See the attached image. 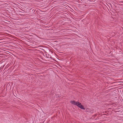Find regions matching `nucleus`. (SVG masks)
<instances>
[{
  "mask_svg": "<svg viewBox=\"0 0 123 123\" xmlns=\"http://www.w3.org/2000/svg\"><path fill=\"white\" fill-rule=\"evenodd\" d=\"M8 84H9V85H10V84L9 83H8Z\"/></svg>",
  "mask_w": 123,
  "mask_h": 123,
  "instance_id": "39448f33",
  "label": "nucleus"
},
{
  "mask_svg": "<svg viewBox=\"0 0 123 123\" xmlns=\"http://www.w3.org/2000/svg\"><path fill=\"white\" fill-rule=\"evenodd\" d=\"M81 109H83V110H85V109L84 108V107L82 105V107H81V108H80Z\"/></svg>",
  "mask_w": 123,
  "mask_h": 123,
  "instance_id": "f03ea898",
  "label": "nucleus"
},
{
  "mask_svg": "<svg viewBox=\"0 0 123 123\" xmlns=\"http://www.w3.org/2000/svg\"><path fill=\"white\" fill-rule=\"evenodd\" d=\"M89 110V109L88 108L86 110V112H88V110Z\"/></svg>",
  "mask_w": 123,
  "mask_h": 123,
  "instance_id": "7ed1b4c3",
  "label": "nucleus"
},
{
  "mask_svg": "<svg viewBox=\"0 0 123 123\" xmlns=\"http://www.w3.org/2000/svg\"><path fill=\"white\" fill-rule=\"evenodd\" d=\"M71 103L77 106L80 108H81V107H82V105L81 103L79 102H76L74 100L71 101Z\"/></svg>",
  "mask_w": 123,
  "mask_h": 123,
  "instance_id": "f257e3e1",
  "label": "nucleus"
},
{
  "mask_svg": "<svg viewBox=\"0 0 123 123\" xmlns=\"http://www.w3.org/2000/svg\"><path fill=\"white\" fill-rule=\"evenodd\" d=\"M118 85H123V84H122L121 83V84H119Z\"/></svg>",
  "mask_w": 123,
  "mask_h": 123,
  "instance_id": "20e7f679",
  "label": "nucleus"
}]
</instances>
